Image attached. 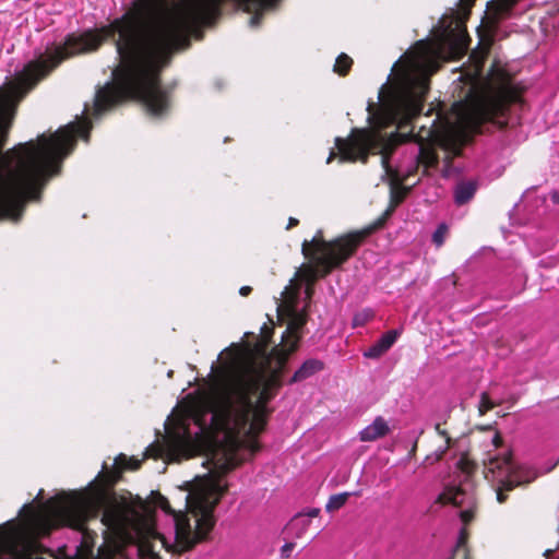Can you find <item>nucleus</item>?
Listing matches in <instances>:
<instances>
[{
	"label": "nucleus",
	"instance_id": "1",
	"mask_svg": "<svg viewBox=\"0 0 559 559\" xmlns=\"http://www.w3.org/2000/svg\"><path fill=\"white\" fill-rule=\"evenodd\" d=\"M109 38L115 39L118 63L112 69V82L96 92L94 115L135 99L151 116L159 118V48L138 26L133 15H121L108 25L79 35L69 34L63 45L47 49L27 62L5 84L0 97V219L19 221L26 202L39 200L46 182L60 174L63 159L76 145V138L88 141L91 131L87 122L70 123L4 152L12 127L9 106L19 104L63 60L96 51Z\"/></svg>",
	"mask_w": 559,
	"mask_h": 559
},
{
	"label": "nucleus",
	"instance_id": "2",
	"mask_svg": "<svg viewBox=\"0 0 559 559\" xmlns=\"http://www.w3.org/2000/svg\"><path fill=\"white\" fill-rule=\"evenodd\" d=\"M287 348L275 346L270 353L255 357L242 355L234 369L221 383L212 415V424L224 433L219 444L223 455L213 463L222 475L240 463L236 454L246 448L252 454L260 450L258 437L265 430L273 408L267 404L283 386V376L289 355L297 348V341Z\"/></svg>",
	"mask_w": 559,
	"mask_h": 559
},
{
	"label": "nucleus",
	"instance_id": "3",
	"mask_svg": "<svg viewBox=\"0 0 559 559\" xmlns=\"http://www.w3.org/2000/svg\"><path fill=\"white\" fill-rule=\"evenodd\" d=\"M440 62L436 51L425 41L416 43L392 68V80L380 90V106L369 118L370 129H353L349 139L336 138L335 147L342 162L367 163L371 150L380 146L381 130L393 124L408 126L421 114L430 78L438 72Z\"/></svg>",
	"mask_w": 559,
	"mask_h": 559
},
{
	"label": "nucleus",
	"instance_id": "4",
	"mask_svg": "<svg viewBox=\"0 0 559 559\" xmlns=\"http://www.w3.org/2000/svg\"><path fill=\"white\" fill-rule=\"evenodd\" d=\"M490 74L493 86L489 93L454 103L440 129L433 124L428 130L421 128L415 135V142L419 144L417 164L425 166L424 175L428 174V168L438 166L439 156L435 144L459 155L468 138L483 133L485 123L491 122L501 130L507 128L508 121L499 118L506 117L512 105L523 102V91L513 83L507 70L493 68Z\"/></svg>",
	"mask_w": 559,
	"mask_h": 559
},
{
	"label": "nucleus",
	"instance_id": "5",
	"mask_svg": "<svg viewBox=\"0 0 559 559\" xmlns=\"http://www.w3.org/2000/svg\"><path fill=\"white\" fill-rule=\"evenodd\" d=\"M225 0H181L164 23L154 20L159 0H135L127 13H133L138 26L162 50H180L190 46L191 35L199 36L221 15ZM242 10L252 14L251 27H258L264 11L274 9L281 0H237Z\"/></svg>",
	"mask_w": 559,
	"mask_h": 559
},
{
	"label": "nucleus",
	"instance_id": "6",
	"mask_svg": "<svg viewBox=\"0 0 559 559\" xmlns=\"http://www.w3.org/2000/svg\"><path fill=\"white\" fill-rule=\"evenodd\" d=\"M301 253L309 261L307 264L321 266V275H330L356 254L350 233L326 240L321 229L311 240L302 241Z\"/></svg>",
	"mask_w": 559,
	"mask_h": 559
},
{
	"label": "nucleus",
	"instance_id": "7",
	"mask_svg": "<svg viewBox=\"0 0 559 559\" xmlns=\"http://www.w3.org/2000/svg\"><path fill=\"white\" fill-rule=\"evenodd\" d=\"M484 466L486 478H488V474L502 476L500 479L504 480V488L508 490L525 486L537 477L536 472L532 467L514 461L511 450L502 455L489 457L488 461L484 462Z\"/></svg>",
	"mask_w": 559,
	"mask_h": 559
},
{
	"label": "nucleus",
	"instance_id": "8",
	"mask_svg": "<svg viewBox=\"0 0 559 559\" xmlns=\"http://www.w3.org/2000/svg\"><path fill=\"white\" fill-rule=\"evenodd\" d=\"M195 509L197 514L199 515L194 530V540L197 545L207 540L210 533L215 526L216 520L214 516L215 509H213V506H205L198 502Z\"/></svg>",
	"mask_w": 559,
	"mask_h": 559
},
{
	"label": "nucleus",
	"instance_id": "9",
	"mask_svg": "<svg viewBox=\"0 0 559 559\" xmlns=\"http://www.w3.org/2000/svg\"><path fill=\"white\" fill-rule=\"evenodd\" d=\"M175 516L176 523V544L179 551H189L195 546L194 532L191 531L190 521L186 513H177Z\"/></svg>",
	"mask_w": 559,
	"mask_h": 559
},
{
	"label": "nucleus",
	"instance_id": "10",
	"mask_svg": "<svg viewBox=\"0 0 559 559\" xmlns=\"http://www.w3.org/2000/svg\"><path fill=\"white\" fill-rule=\"evenodd\" d=\"M382 164L386 173L391 176V204L393 207L400 205L411 191L409 187L403 186V181L407 179L413 173H408L403 179L399 177L397 171L393 170L389 165L386 156L382 157Z\"/></svg>",
	"mask_w": 559,
	"mask_h": 559
},
{
	"label": "nucleus",
	"instance_id": "11",
	"mask_svg": "<svg viewBox=\"0 0 559 559\" xmlns=\"http://www.w3.org/2000/svg\"><path fill=\"white\" fill-rule=\"evenodd\" d=\"M308 321V309L307 306L301 311L296 309L292 310L289 321L286 331L282 336V342L287 344L292 342L299 343L301 335L300 332Z\"/></svg>",
	"mask_w": 559,
	"mask_h": 559
},
{
	"label": "nucleus",
	"instance_id": "12",
	"mask_svg": "<svg viewBox=\"0 0 559 559\" xmlns=\"http://www.w3.org/2000/svg\"><path fill=\"white\" fill-rule=\"evenodd\" d=\"M518 0H490L487 2V22L497 26L500 21L508 17Z\"/></svg>",
	"mask_w": 559,
	"mask_h": 559
},
{
	"label": "nucleus",
	"instance_id": "13",
	"mask_svg": "<svg viewBox=\"0 0 559 559\" xmlns=\"http://www.w3.org/2000/svg\"><path fill=\"white\" fill-rule=\"evenodd\" d=\"M142 461L135 457H128L124 454H119L115 460V468L108 472L105 477L108 486H114L120 478L123 471H136L141 467Z\"/></svg>",
	"mask_w": 559,
	"mask_h": 559
},
{
	"label": "nucleus",
	"instance_id": "14",
	"mask_svg": "<svg viewBox=\"0 0 559 559\" xmlns=\"http://www.w3.org/2000/svg\"><path fill=\"white\" fill-rule=\"evenodd\" d=\"M325 369V362L319 358H308L288 379L287 384L302 382Z\"/></svg>",
	"mask_w": 559,
	"mask_h": 559
},
{
	"label": "nucleus",
	"instance_id": "15",
	"mask_svg": "<svg viewBox=\"0 0 559 559\" xmlns=\"http://www.w3.org/2000/svg\"><path fill=\"white\" fill-rule=\"evenodd\" d=\"M400 334L401 332L399 330H390L385 332L374 344H372L364 353V356L370 359L380 358L393 346Z\"/></svg>",
	"mask_w": 559,
	"mask_h": 559
},
{
	"label": "nucleus",
	"instance_id": "16",
	"mask_svg": "<svg viewBox=\"0 0 559 559\" xmlns=\"http://www.w3.org/2000/svg\"><path fill=\"white\" fill-rule=\"evenodd\" d=\"M321 273H322L321 266H318V265L302 264V266L300 267V278L306 282L305 294H306V299H307V304H306L307 308L309 307V302L314 293V289H313L314 283L319 278H324L328 276V275H321Z\"/></svg>",
	"mask_w": 559,
	"mask_h": 559
},
{
	"label": "nucleus",
	"instance_id": "17",
	"mask_svg": "<svg viewBox=\"0 0 559 559\" xmlns=\"http://www.w3.org/2000/svg\"><path fill=\"white\" fill-rule=\"evenodd\" d=\"M390 431L388 423L381 416H378L372 424L359 432V438L364 442L374 441L386 436Z\"/></svg>",
	"mask_w": 559,
	"mask_h": 559
},
{
	"label": "nucleus",
	"instance_id": "18",
	"mask_svg": "<svg viewBox=\"0 0 559 559\" xmlns=\"http://www.w3.org/2000/svg\"><path fill=\"white\" fill-rule=\"evenodd\" d=\"M227 491V484L222 485L219 479H214L211 481L207 491L199 498L198 502L205 506H213V509H215Z\"/></svg>",
	"mask_w": 559,
	"mask_h": 559
},
{
	"label": "nucleus",
	"instance_id": "19",
	"mask_svg": "<svg viewBox=\"0 0 559 559\" xmlns=\"http://www.w3.org/2000/svg\"><path fill=\"white\" fill-rule=\"evenodd\" d=\"M385 222H386L385 216H380L377 221H374L369 226H367L360 230L349 231L352 240H353L355 253L357 252L359 247L365 242V240L371 234H373L374 231L379 230L380 228H382L384 226Z\"/></svg>",
	"mask_w": 559,
	"mask_h": 559
},
{
	"label": "nucleus",
	"instance_id": "20",
	"mask_svg": "<svg viewBox=\"0 0 559 559\" xmlns=\"http://www.w3.org/2000/svg\"><path fill=\"white\" fill-rule=\"evenodd\" d=\"M447 39L454 50L455 55L462 56L468 48L471 38L468 37L465 28L464 29H449Z\"/></svg>",
	"mask_w": 559,
	"mask_h": 559
},
{
	"label": "nucleus",
	"instance_id": "21",
	"mask_svg": "<svg viewBox=\"0 0 559 559\" xmlns=\"http://www.w3.org/2000/svg\"><path fill=\"white\" fill-rule=\"evenodd\" d=\"M274 333V326L271 324L264 323L260 330V338L255 343L253 348H250L245 355H249L251 353L254 354L255 357H260L264 355L272 342V336Z\"/></svg>",
	"mask_w": 559,
	"mask_h": 559
},
{
	"label": "nucleus",
	"instance_id": "22",
	"mask_svg": "<svg viewBox=\"0 0 559 559\" xmlns=\"http://www.w3.org/2000/svg\"><path fill=\"white\" fill-rule=\"evenodd\" d=\"M477 191V182L474 180L461 181L454 190V201L457 205H464L469 202Z\"/></svg>",
	"mask_w": 559,
	"mask_h": 559
},
{
	"label": "nucleus",
	"instance_id": "23",
	"mask_svg": "<svg viewBox=\"0 0 559 559\" xmlns=\"http://www.w3.org/2000/svg\"><path fill=\"white\" fill-rule=\"evenodd\" d=\"M435 430L439 436H441L445 439V444L443 447L439 448L438 450H436L432 454H429L426 456L425 461L430 464L441 461L443 459V456L445 455V453L448 452V450L452 445V438L450 437L448 431L441 427L440 424H437L435 426Z\"/></svg>",
	"mask_w": 559,
	"mask_h": 559
},
{
	"label": "nucleus",
	"instance_id": "24",
	"mask_svg": "<svg viewBox=\"0 0 559 559\" xmlns=\"http://www.w3.org/2000/svg\"><path fill=\"white\" fill-rule=\"evenodd\" d=\"M464 493V490L461 487H451L447 488L444 492H441L436 502L440 504H448L451 503L453 506H459L457 497L462 496Z\"/></svg>",
	"mask_w": 559,
	"mask_h": 559
},
{
	"label": "nucleus",
	"instance_id": "25",
	"mask_svg": "<svg viewBox=\"0 0 559 559\" xmlns=\"http://www.w3.org/2000/svg\"><path fill=\"white\" fill-rule=\"evenodd\" d=\"M310 520L304 514H297L289 523L288 528L294 532L296 538H300L309 528Z\"/></svg>",
	"mask_w": 559,
	"mask_h": 559
},
{
	"label": "nucleus",
	"instance_id": "26",
	"mask_svg": "<svg viewBox=\"0 0 559 559\" xmlns=\"http://www.w3.org/2000/svg\"><path fill=\"white\" fill-rule=\"evenodd\" d=\"M353 63V59L347 53L342 52L337 56L335 60L333 71L337 73L340 76H346L352 69Z\"/></svg>",
	"mask_w": 559,
	"mask_h": 559
},
{
	"label": "nucleus",
	"instance_id": "27",
	"mask_svg": "<svg viewBox=\"0 0 559 559\" xmlns=\"http://www.w3.org/2000/svg\"><path fill=\"white\" fill-rule=\"evenodd\" d=\"M468 539H469V531L467 530L466 526H463L460 530L457 542H456L455 547L452 551V555L449 559H457L461 554V550L463 548H468Z\"/></svg>",
	"mask_w": 559,
	"mask_h": 559
},
{
	"label": "nucleus",
	"instance_id": "28",
	"mask_svg": "<svg viewBox=\"0 0 559 559\" xmlns=\"http://www.w3.org/2000/svg\"><path fill=\"white\" fill-rule=\"evenodd\" d=\"M456 466L462 473L466 474L467 476H472L477 469V463L469 459L467 452L462 453Z\"/></svg>",
	"mask_w": 559,
	"mask_h": 559
},
{
	"label": "nucleus",
	"instance_id": "29",
	"mask_svg": "<svg viewBox=\"0 0 559 559\" xmlns=\"http://www.w3.org/2000/svg\"><path fill=\"white\" fill-rule=\"evenodd\" d=\"M349 496V492H342L331 496L325 506L326 511L333 512L340 510L347 502Z\"/></svg>",
	"mask_w": 559,
	"mask_h": 559
},
{
	"label": "nucleus",
	"instance_id": "30",
	"mask_svg": "<svg viewBox=\"0 0 559 559\" xmlns=\"http://www.w3.org/2000/svg\"><path fill=\"white\" fill-rule=\"evenodd\" d=\"M497 404L490 400V396L487 392H483L480 394V401L478 405L479 415H485L487 412L491 411Z\"/></svg>",
	"mask_w": 559,
	"mask_h": 559
},
{
	"label": "nucleus",
	"instance_id": "31",
	"mask_svg": "<svg viewBox=\"0 0 559 559\" xmlns=\"http://www.w3.org/2000/svg\"><path fill=\"white\" fill-rule=\"evenodd\" d=\"M475 4V0H460L459 7L460 11L462 12V22L467 20L471 15L472 8Z\"/></svg>",
	"mask_w": 559,
	"mask_h": 559
},
{
	"label": "nucleus",
	"instance_id": "32",
	"mask_svg": "<svg viewBox=\"0 0 559 559\" xmlns=\"http://www.w3.org/2000/svg\"><path fill=\"white\" fill-rule=\"evenodd\" d=\"M447 231H448V228L444 224L439 225L438 228L435 230V233L432 235V241L438 247H440L443 243Z\"/></svg>",
	"mask_w": 559,
	"mask_h": 559
},
{
	"label": "nucleus",
	"instance_id": "33",
	"mask_svg": "<svg viewBox=\"0 0 559 559\" xmlns=\"http://www.w3.org/2000/svg\"><path fill=\"white\" fill-rule=\"evenodd\" d=\"M510 490L504 488V480L498 479V485L496 488L497 501L499 503H504L508 500V492Z\"/></svg>",
	"mask_w": 559,
	"mask_h": 559
},
{
	"label": "nucleus",
	"instance_id": "34",
	"mask_svg": "<svg viewBox=\"0 0 559 559\" xmlns=\"http://www.w3.org/2000/svg\"><path fill=\"white\" fill-rule=\"evenodd\" d=\"M163 455V448L159 444H151L144 452V459H159Z\"/></svg>",
	"mask_w": 559,
	"mask_h": 559
},
{
	"label": "nucleus",
	"instance_id": "35",
	"mask_svg": "<svg viewBox=\"0 0 559 559\" xmlns=\"http://www.w3.org/2000/svg\"><path fill=\"white\" fill-rule=\"evenodd\" d=\"M157 504L167 514H170V515L177 514L176 511L171 508L169 500L160 493H158Z\"/></svg>",
	"mask_w": 559,
	"mask_h": 559
},
{
	"label": "nucleus",
	"instance_id": "36",
	"mask_svg": "<svg viewBox=\"0 0 559 559\" xmlns=\"http://www.w3.org/2000/svg\"><path fill=\"white\" fill-rule=\"evenodd\" d=\"M371 317L372 316H371V313L369 311H364L361 313H357L354 317L353 324L355 326L364 325Z\"/></svg>",
	"mask_w": 559,
	"mask_h": 559
},
{
	"label": "nucleus",
	"instance_id": "37",
	"mask_svg": "<svg viewBox=\"0 0 559 559\" xmlns=\"http://www.w3.org/2000/svg\"><path fill=\"white\" fill-rule=\"evenodd\" d=\"M461 521L463 522L464 526L469 524L475 519V512L472 509L463 510L460 513Z\"/></svg>",
	"mask_w": 559,
	"mask_h": 559
},
{
	"label": "nucleus",
	"instance_id": "38",
	"mask_svg": "<svg viewBox=\"0 0 559 559\" xmlns=\"http://www.w3.org/2000/svg\"><path fill=\"white\" fill-rule=\"evenodd\" d=\"M295 547V544L294 543H286L285 545L282 546L281 548V556L283 558H289L290 556V552L293 551Z\"/></svg>",
	"mask_w": 559,
	"mask_h": 559
},
{
	"label": "nucleus",
	"instance_id": "39",
	"mask_svg": "<svg viewBox=\"0 0 559 559\" xmlns=\"http://www.w3.org/2000/svg\"><path fill=\"white\" fill-rule=\"evenodd\" d=\"M284 294H288L287 296V302L292 305L293 308H295L296 300H297V293L295 290H289V287H285Z\"/></svg>",
	"mask_w": 559,
	"mask_h": 559
},
{
	"label": "nucleus",
	"instance_id": "40",
	"mask_svg": "<svg viewBox=\"0 0 559 559\" xmlns=\"http://www.w3.org/2000/svg\"><path fill=\"white\" fill-rule=\"evenodd\" d=\"M495 448H500L503 443V439L501 433L498 430H495V435L491 440Z\"/></svg>",
	"mask_w": 559,
	"mask_h": 559
},
{
	"label": "nucleus",
	"instance_id": "41",
	"mask_svg": "<svg viewBox=\"0 0 559 559\" xmlns=\"http://www.w3.org/2000/svg\"><path fill=\"white\" fill-rule=\"evenodd\" d=\"M251 292H252V287H250V286H242V287H240V289H239V294H240L241 296H243V297L249 296V295L251 294Z\"/></svg>",
	"mask_w": 559,
	"mask_h": 559
},
{
	"label": "nucleus",
	"instance_id": "42",
	"mask_svg": "<svg viewBox=\"0 0 559 559\" xmlns=\"http://www.w3.org/2000/svg\"><path fill=\"white\" fill-rule=\"evenodd\" d=\"M457 559H472L469 548H463Z\"/></svg>",
	"mask_w": 559,
	"mask_h": 559
},
{
	"label": "nucleus",
	"instance_id": "43",
	"mask_svg": "<svg viewBox=\"0 0 559 559\" xmlns=\"http://www.w3.org/2000/svg\"><path fill=\"white\" fill-rule=\"evenodd\" d=\"M298 224H299V221L297 218L289 217L286 229H292V228L296 227Z\"/></svg>",
	"mask_w": 559,
	"mask_h": 559
},
{
	"label": "nucleus",
	"instance_id": "44",
	"mask_svg": "<svg viewBox=\"0 0 559 559\" xmlns=\"http://www.w3.org/2000/svg\"><path fill=\"white\" fill-rule=\"evenodd\" d=\"M319 513H320V510L314 508V509L309 510L307 512V514H305V516L307 519H309V518H317L319 515Z\"/></svg>",
	"mask_w": 559,
	"mask_h": 559
},
{
	"label": "nucleus",
	"instance_id": "45",
	"mask_svg": "<svg viewBox=\"0 0 559 559\" xmlns=\"http://www.w3.org/2000/svg\"><path fill=\"white\" fill-rule=\"evenodd\" d=\"M550 199L554 203L559 204V191L555 190L550 193Z\"/></svg>",
	"mask_w": 559,
	"mask_h": 559
},
{
	"label": "nucleus",
	"instance_id": "46",
	"mask_svg": "<svg viewBox=\"0 0 559 559\" xmlns=\"http://www.w3.org/2000/svg\"><path fill=\"white\" fill-rule=\"evenodd\" d=\"M336 156H337V154L332 150V151L330 152V154H329L328 158H326V164L332 163V162L335 159V157H336Z\"/></svg>",
	"mask_w": 559,
	"mask_h": 559
},
{
	"label": "nucleus",
	"instance_id": "47",
	"mask_svg": "<svg viewBox=\"0 0 559 559\" xmlns=\"http://www.w3.org/2000/svg\"><path fill=\"white\" fill-rule=\"evenodd\" d=\"M395 207H393L392 204H390V207L382 214V216H385V219L389 218V216L392 214Z\"/></svg>",
	"mask_w": 559,
	"mask_h": 559
},
{
	"label": "nucleus",
	"instance_id": "48",
	"mask_svg": "<svg viewBox=\"0 0 559 559\" xmlns=\"http://www.w3.org/2000/svg\"><path fill=\"white\" fill-rule=\"evenodd\" d=\"M477 429H479L480 431H486V430H491L492 429V426L491 425H488V426H478Z\"/></svg>",
	"mask_w": 559,
	"mask_h": 559
},
{
	"label": "nucleus",
	"instance_id": "49",
	"mask_svg": "<svg viewBox=\"0 0 559 559\" xmlns=\"http://www.w3.org/2000/svg\"><path fill=\"white\" fill-rule=\"evenodd\" d=\"M552 552H554V550L547 549V550H545L544 556L549 557Z\"/></svg>",
	"mask_w": 559,
	"mask_h": 559
}]
</instances>
